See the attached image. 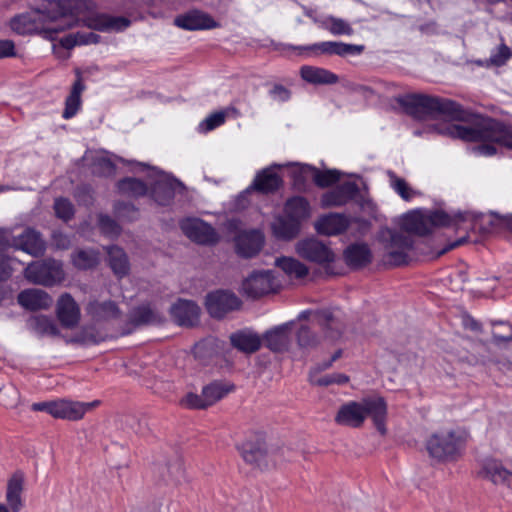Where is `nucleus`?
I'll use <instances>...</instances> for the list:
<instances>
[{"mask_svg":"<svg viewBox=\"0 0 512 512\" xmlns=\"http://www.w3.org/2000/svg\"><path fill=\"white\" fill-rule=\"evenodd\" d=\"M410 112L417 118H445L447 121L436 124L430 128L431 132L447 136L453 139L462 138L452 136L445 132L452 126L466 128L474 127L475 123L485 117L473 115L464 110L462 106L452 100L433 97L422 94H413L407 97L405 102Z\"/></svg>","mask_w":512,"mask_h":512,"instance_id":"obj_1","label":"nucleus"},{"mask_svg":"<svg viewBox=\"0 0 512 512\" xmlns=\"http://www.w3.org/2000/svg\"><path fill=\"white\" fill-rule=\"evenodd\" d=\"M445 132L467 142H488V144L479 145L474 149L478 155H494L496 148L490 143H496L512 150V127L495 119H480L471 128L452 126Z\"/></svg>","mask_w":512,"mask_h":512,"instance_id":"obj_2","label":"nucleus"},{"mask_svg":"<svg viewBox=\"0 0 512 512\" xmlns=\"http://www.w3.org/2000/svg\"><path fill=\"white\" fill-rule=\"evenodd\" d=\"M388 407L385 399L374 395L362 398L360 401H349L340 406L335 422L342 426L359 428L365 419L370 417L375 428L381 435L387 433L386 420Z\"/></svg>","mask_w":512,"mask_h":512,"instance_id":"obj_3","label":"nucleus"},{"mask_svg":"<svg viewBox=\"0 0 512 512\" xmlns=\"http://www.w3.org/2000/svg\"><path fill=\"white\" fill-rule=\"evenodd\" d=\"M94 7V2L90 0H42L36 9L43 25L63 27L65 30L72 26V20L68 17H77Z\"/></svg>","mask_w":512,"mask_h":512,"instance_id":"obj_4","label":"nucleus"},{"mask_svg":"<svg viewBox=\"0 0 512 512\" xmlns=\"http://www.w3.org/2000/svg\"><path fill=\"white\" fill-rule=\"evenodd\" d=\"M468 436L461 428L441 429L430 435L426 448L429 455L439 461L453 460L460 455Z\"/></svg>","mask_w":512,"mask_h":512,"instance_id":"obj_5","label":"nucleus"},{"mask_svg":"<svg viewBox=\"0 0 512 512\" xmlns=\"http://www.w3.org/2000/svg\"><path fill=\"white\" fill-rule=\"evenodd\" d=\"M451 216L442 210L414 211L408 213L402 220V229L411 234L424 236L434 227L448 226Z\"/></svg>","mask_w":512,"mask_h":512,"instance_id":"obj_6","label":"nucleus"},{"mask_svg":"<svg viewBox=\"0 0 512 512\" xmlns=\"http://www.w3.org/2000/svg\"><path fill=\"white\" fill-rule=\"evenodd\" d=\"M24 275L29 282L44 286H53L65 277L62 263L54 259L31 263L26 267Z\"/></svg>","mask_w":512,"mask_h":512,"instance_id":"obj_7","label":"nucleus"},{"mask_svg":"<svg viewBox=\"0 0 512 512\" xmlns=\"http://www.w3.org/2000/svg\"><path fill=\"white\" fill-rule=\"evenodd\" d=\"M11 29L20 34L40 33L47 39L53 40L55 36L64 31L63 27L43 25L41 15L37 9L15 16L10 22Z\"/></svg>","mask_w":512,"mask_h":512,"instance_id":"obj_8","label":"nucleus"},{"mask_svg":"<svg viewBox=\"0 0 512 512\" xmlns=\"http://www.w3.org/2000/svg\"><path fill=\"white\" fill-rule=\"evenodd\" d=\"M409 232H393L386 230L382 237L385 240V260L391 265H401L407 262L408 253L413 247Z\"/></svg>","mask_w":512,"mask_h":512,"instance_id":"obj_9","label":"nucleus"},{"mask_svg":"<svg viewBox=\"0 0 512 512\" xmlns=\"http://www.w3.org/2000/svg\"><path fill=\"white\" fill-rule=\"evenodd\" d=\"M233 390V385L214 381L203 387L201 394L188 393L182 404L190 409H205L214 405Z\"/></svg>","mask_w":512,"mask_h":512,"instance_id":"obj_10","label":"nucleus"},{"mask_svg":"<svg viewBox=\"0 0 512 512\" xmlns=\"http://www.w3.org/2000/svg\"><path fill=\"white\" fill-rule=\"evenodd\" d=\"M280 282L271 270L253 271L242 283V291L250 298H258L277 291Z\"/></svg>","mask_w":512,"mask_h":512,"instance_id":"obj_11","label":"nucleus"},{"mask_svg":"<svg viewBox=\"0 0 512 512\" xmlns=\"http://www.w3.org/2000/svg\"><path fill=\"white\" fill-rule=\"evenodd\" d=\"M295 250L303 259L319 265L330 264L335 260V254L331 248L315 237L298 241Z\"/></svg>","mask_w":512,"mask_h":512,"instance_id":"obj_12","label":"nucleus"},{"mask_svg":"<svg viewBox=\"0 0 512 512\" xmlns=\"http://www.w3.org/2000/svg\"><path fill=\"white\" fill-rule=\"evenodd\" d=\"M206 308L213 318H223L227 313L240 307L241 301L232 292L215 291L206 296Z\"/></svg>","mask_w":512,"mask_h":512,"instance_id":"obj_13","label":"nucleus"},{"mask_svg":"<svg viewBox=\"0 0 512 512\" xmlns=\"http://www.w3.org/2000/svg\"><path fill=\"white\" fill-rule=\"evenodd\" d=\"M181 230L192 241L199 244H214L219 240L215 229L198 218H188L181 222Z\"/></svg>","mask_w":512,"mask_h":512,"instance_id":"obj_14","label":"nucleus"},{"mask_svg":"<svg viewBox=\"0 0 512 512\" xmlns=\"http://www.w3.org/2000/svg\"><path fill=\"white\" fill-rule=\"evenodd\" d=\"M56 315L61 325L72 329L76 327L81 318L79 305L69 293L62 294L56 304Z\"/></svg>","mask_w":512,"mask_h":512,"instance_id":"obj_15","label":"nucleus"},{"mask_svg":"<svg viewBox=\"0 0 512 512\" xmlns=\"http://www.w3.org/2000/svg\"><path fill=\"white\" fill-rule=\"evenodd\" d=\"M243 460L259 469L268 467L267 448L262 438L245 440L239 447Z\"/></svg>","mask_w":512,"mask_h":512,"instance_id":"obj_16","label":"nucleus"},{"mask_svg":"<svg viewBox=\"0 0 512 512\" xmlns=\"http://www.w3.org/2000/svg\"><path fill=\"white\" fill-rule=\"evenodd\" d=\"M98 401L79 402L67 399L56 400L54 418L77 421L83 418L85 413L98 405Z\"/></svg>","mask_w":512,"mask_h":512,"instance_id":"obj_17","label":"nucleus"},{"mask_svg":"<svg viewBox=\"0 0 512 512\" xmlns=\"http://www.w3.org/2000/svg\"><path fill=\"white\" fill-rule=\"evenodd\" d=\"M155 473L167 485L179 486L185 481V470L179 457H174L165 463H158Z\"/></svg>","mask_w":512,"mask_h":512,"instance_id":"obj_18","label":"nucleus"},{"mask_svg":"<svg viewBox=\"0 0 512 512\" xmlns=\"http://www.w3.org/2000/svg\"><path fill=\"white\" fill-rule=\"evenodd\" d=\"M264 243V236L258 230L242 231L235 238L237 253L245 258L255 256Z\"/></svg>","mask_w":512,"mask_h":512,"instance_id":"obj_19","label":"nucleus"},{"mask_svg":"<svg viewBox=\"0 0 512 512\" xmlns=\"http://www.w3.org/2000/svg\"><path fill=\"white\" fill-rule=\"evenodd\" d=\"M86 312L91 320L95 323L110 322L118 319L121 316V311L116 303L110 300L90 301L86 307Z\"/></svg>","mask_w":512,"mask_h":512,"instance_id":"obj_20","label":"nucleus"},{"mask_svg":"<svg viewBox=\"0 0 512 512\" xmlns=\"http://www.w3.org/2000/svg\"><path fill=\"white\" fill-rule=\"evenodd\" d=\"M17 300L23 308L31 311L46 310L53 304L52 297L46 291L36 288L21 291Z\"/></svg>","mask_w":512,"mask_h":512,"instance_id":"obj_21","label":"nucleus"},{"mask_svg":"<svg viewBox=\"0 0 512 512\" xmlns=\"http://www.w3.org/2000/svg\"><path fill=\"white\" fill-rule=\"evenodd\" d=\"M85 23L91 29L120 32L128 28L131 21L123 16L115 17L107 14H96L88 17Z\"/></svg>","mask_w":512,"mask_h":512,"instance_id":"obj_22","label":"nucleus"},{"mask_svg":"<svg viewBox=\"0 0 512 512\" xmlns=\"http://www.w3.org/2000/svg\"><path fill=\"white\" fill-rule=\"evenodd\" d=\"M170 312L179 325L193 326L198 322L200 308L193 301L181 299L171 306Z\"/></svg>","mask_w":512,"mask_h":512,"instance_id":"obj_23","label":"nucleus"},{"mask_svg":"<svg viewBox=\"0 0 512 512\" xmlns=\"http://www.w3.org/2000/svg\"><path fill=\"white\" fill-rule=\"evenodd\" d=\"M24 487V474L15 472L7 483L6 501L7 506L0 504V512H8L9 509L18 511L22 508V491Z\"/></svg>","mask_w":512,"mask_h":512,"instance_id":"obj_24","label":"nucleus"},{"mask_svg":"<svg viewBox=\"0 0 512 512\" xmlns=\"http://www.w3.org/2000/svg\"><path fill=\"white\" fill-rule=\"evenodd\" d=\"M359 192L357 184L346 182L337 188L325 193L321 203L324 207L342 206L352 200Z\"/></svg>","mask_w":512,"mask_h":512,"instance_id":"obj_25","label":"nucleus"},{"mask_svg":"<svg viewBox=\"0 0 512 512\" xmlns=\"http://www.w3.org/2000/svg\"><path fill=\"white\" fill-rule=\"evenodd\" d=\"M182 183L167 175L161 176L154 185L152 196L159 205H167L174 198Z\"/></svg>","mask_w":512,"mask_h":512,"instance_id":"obj_26","label":"nucleus"},{"mask_svg":"<svg viewBox=\"0 0 512 512\" xmlns=\"http://www.w3.org/2000/svg\"><path fill=\"white\" fill-rule=\"evenodd\" d=\"M176 26L185 30L210 29L216 26V23L208 15L199 11H190L175 18Z\"/></svg>","mask_w":512,"mask_h":512,"instance_id":"obj_27","label":"nucleus"},{"mask_svg":"<svg viewBox=\"0 0 512 512\" xmlns=\"http://www.w3.org/2000/svg\"><path fill=\"white\" fill-rule=\"evenodd\" d=\"M348 225L349 221L344 215L333 213L320 217L314 227L319 234L330 236L342 233Z\"/></svg>","mask_w":512,"mask_h":512,"instance_id":"obj_28","label":"nucleus"},{"mask_svg":"<svg viewBox=\"0 0 512 512\" xmlns=\"http://www.w3.org/2000/svg\"><path fill=\"white\" fill-rule=\"evenodd\" d=\"M15 247L33 256L42 255L45 251V243L40 234L33 229H26L15 239Z\"/></svg>","mask_w":512,"mask_h":512,"instance_id":"obj_29","label":"nucleus"},{"mask_svg":"<svg viewBox=\"0 0 512 512\" xmlns=\"http://www.w3.org/2000/svg\"><path fill=\"white\" fill-rule=\"evenodd\" d=\"M233 347L247 354L258 351L261 347V338L258 334L250 330L238 331L230 336Z\"/></svg>","mask_w":512,"mask_h":512,"instance_id":"obj_30","label":"nucleus"},{"mask_svg":"<svg viewBox=\"0 0 512 512\" xmlns=\"http://www.w3.org/2000/svg\"><path fill=\"white\" fill-rule=\"evenodd\" d=\"M290 327V324L286 323L266 332L265 345L275 352L287 350L290 343Z\"/></svg>","mask_w":512,"mask_h":512,"instance_id":"obj_31","label":"nucleus"},{"mask_svg":"<svg viewBox=\"0 0 512 512\" xmlns=\"http://www.w3.org/2000/svg\"><path fill=\"white\" fill-rule=\"evenodd\" d=\"M27 328L40 337H55L60 330L55 321L46 315H34L27 320Z\"/></svg>","mask_w":512,"mask_h":512,"instance_id":"obj_32","label":"nucleus"},{"mask_svg":"<svg viewBox=\"0 0 512 512\" xmlns=\"http://www.w3.org/2000/svg\"><path fill=\"white\" fill-rule=\"evenodd\" d=\"M276 167H278V165H273L259 172L255 177L253 187L263 193H270L277 190L281 186L282 180L275 172Z\"/></svg>","mask_w":512,"mask_h":512,"instance_id":"obj_33","label":"nucleus"},{"mask_svg":"<svg viewBox=\"0 0 512 512\" xmlns=\"http://www.w3.org/2000/svg\"><path fill=\"white\" fill-rule=\"evenodd\" d=\"M308 50L320 51L325 54H336L339 56H345L348 54H359L363 51V46L345 44L342 42L326 41L316 43L306 47Z\"/></svg>","mask_w":512,"mask_h":512,"instance_id":"obj_34","label":"nucleus"},{"mask_svg":"<svg viewBox=\"0 0 512 512\" xmlns=\"http://www.w3.org/2000/svg\"><path fill=\"white\" fill-rule=\"evenodd\" d=\"M301 77L312 84H335L338 82V76L327 69L303 66L300 70Z\"/></svg>","mask_w":512,"mask_h":512,"instance_id":"obj_35","label":"nucleus"},{"mask_svg":"<svg viewBox=\"0 0 512 512\" xmlns=\"http://www.w3.org/2000/svg\"><path fill=\"white\" fill-rule=\"evenodd\" d=\"M85 85L80 76L74 82L71 92L65 101V109L63 111V118L70 119L74 117L81 107V93L84 91Z\"/></svg>","mask_w":512,"mask_h":512,"instance_id":"obj_36","label":"nucleus"},{"mask_svg":"<svg viewBox=\"0 0 512 512\" xmlns=\"http://www.w3.org/2000/svg\"><path fill=\"white\" fill-rule=\"evenodd\" d=\"M315 320L321 326L329 338L336 339L341 334V324L334 312L321 310L315 314Z\"/></svg>","mask_w":512,"mask_h":512,"instance_id":"obj_37","label":"nucleus"},{"mask_svg":"<svg viewBox=\"0 0 512 512\" xmlns=\"http://www.w3.org/2000/svg\"><path fill=\"white\" fill-rule=\"evenodd\" d=\"M109 266L118 277H124L130 270L126 253L119 247L107 248Z\"/></svg>","mask_w":512,"mask_h":512,"instance_id":"obj_38","label":"nucleus"},{"mask_svg":"<svg viewBox=\"0 0 512 512\" xmlns=\"http://www.w3.org/2000/svg\"><path fill=\"white\" fill-rule=\"evenodd\" d=\"M299 230L300 224L287 216H279L272 223V231L279 239L290 240L299 233Z\"/></svg>","mask_w":512,"mask_h":512,"instance_id":"obj_39","label":"nucleus"},{"mask_svg":"<svg viewBox=\"0 0 512 512\" xmlns=\"http://www.w3.org/2000/svg\"><path fill=\"white\" fill-rule=\"evenodd\" d=\"M129 319L131 323L139 326L160 323L162 316L150 305H141L130 312Z\"/></svg>","mask_w":512,"mask_h":512,"instance_id":"obj_40","label":"nucleus"},{"mask_svg":"<svg viewBox=\"0 0 512 512\" xmlns=\"http://www.w3.org/2000/svg\"><path fill=\"white\" fill-rule=\"evenodd\" d=\"M387 176L390 187L404 201H411L413 198L421 195V193L414 189L404 178L399 177L393 171H387Z\"/></svg>","mask_w":512,"mask_h":512,"instance_id":"obj_41","label":"nucleus"},{"mask_svg":"<svg viewBox=\"0 0 512 512\" xmlns=\"http://www.w3.org/2000/svg\"><path fill=\"white\" fill-rule=\"evenodd\" d=\"M285 214L293 221L300 222L310 215V207L306 199L303 197H293L286 202Z\"/></svg>","mask_w":512,"mask_h":512,"instance_id":"obj_42","label":"nucleus"},{"mask_svg":"<svg viewBox=\"0 0 512 512\" xmlns=\"http://www.w3.org/2000/svg\"><path fill=\"white\" fill-rule=\"evenodd\" d=\"M345 258L348 265L362 267L370 263L371 251L365 244L351 245L345 251Z\"/></svg>","mask_w":512,"mask_h":512,"instance_id":"obj_43","label":"nucleus"},{"mask_svg":"<svg viewBox=\"0 0 512 512\" xmlns=\"http://www.w3.org/2000/svg\"><path fill=\"white\" fill-rule=\"evenodd\" d=\"M275 264L290 278L302 279L309 273V269L305 264L292 257L278 258Z\"/></svg>","mask_w":512,"mask_h":512,"instance_id":"obj_44","label":"nucleus"},{"mask_svg":"<svg viewBox=\"0 0 512 512\" xmlns=\"http://www.w3.org/2000/svg\"><path fill=\"white\" fill-rule=\"evenodd\" d=\"M485 477L494 484H503L512 488V473L497 462H490L484 468Z\"/></svg>","mask_w":512,"mask_h":512,"instance_id":"obj_45","label":"nucleus"},{"mask_svg":"<svg viewBox=\"0 0 512 512\" xmlns=\"http://www.w3.org/2000/svg\"><path fill=\"white\" fill-rule=\"evenodd\" d=\"M100 36L94 32H75L60 39V44L65 49H72L77 45L98 43Z\"/></svg>","mask_w":512,"mask_h":512,"instance_id":"obj_46","label":"nucleus"},{"mask_svg":"<svg viewBox=\"0 0 512 512\" xmlns=\"http://www.w3.org/2000/svg\"><path fill=\"white\" fill-rule=\"evenodd\" d=\"M72 262L78 269H90L99 262V253L93 249H80L72 254Z\"/></svg>","mask_w":512,"mask_h":512,"instance_id":"obj_47","label":"nucleus"},{"mask_svg":"<svg viewBox=\"0 0 512 512\" xmlns=\"http://www.w3.org/2000/svg\"><path fill=\"white\" fill-rule=\"evenodd\" d=\"M230 113L237 114V110L233 107H229L224 111H218L210 114L208 117H206L203 121L199 123L198 131L201 133H207L221 126L225 122L226 117Z\"/></svg>","mask_w":512,"mask_h":512,"instance_id":"obj_48","label":"nucleus"},{"mask_svg":"<svg viewBox=\"0 0 512 512\" xmlns=\"http://www.w3.org/2000/svg\"><path fill=\"white\" fill-rule=\"evenodd\" d=\"M118 190L121 194L129 197L143 196L147 192V186L135 178H125L118 182Z\"/></svg>","mask_w":512,"mask_h":512,"instance_id":"obj_49","label":"nucleus"},{"mask_svg":"<svg viewBox=\"0 0 512 512\" xmlns=\"http://www.w3.org/2000/svg\"><path fill=\"white\" fill-rule=\"evenodd\" d=\"M341 356V350H338L335 352L332 357L321 364H319L315 369L310 373V382L314 385L318 386H328L331 384H334L333 376L332 375H325L322 377H317L316 373L328 369L334 361H336Z\"/></svg>","mask_w":512,"mask_h":512,"instance_id":"obj_50","label":"nucleus"},{"mask_svg":"<svg viewBox=\"0 0 512 512\" xmlns=\"http://www.w3.org/2000/svg\"><path fill=\"white\" fill-rule=\"evenodd\" d=\"M312 172L313 181L320 187H327L339 180L337 170L320 171L313 167H304L302 173Z\"/></svg>","mask_w":512,"mask_h":512,"instance_id":"obj_51","label":"nucleus"},{"mask_svg":"<svg viewBox=\"0 0 512 512\" xmlns=\"http://www.w3.org/2000/svg\"><path fill=\"white\" fill-rule=\"evenodd\" d=\"M324 28L334 35H351L353 29L345 20L329 16L322 22Z\"/></svg>","mask_w":512,"mask_h":512,"instance_id":"obj_52","label":"nucleus"},{"mask_svg":"<svg viewBox=\"0 0 512 512\" xmlns=\"http://www.w3.org/2000/svg\"><path fill=\"white\" fill-rule=\"evenodd\" d=\"M104 340L105 337L97 332L93 327L83 328L73 339L74 342L84 345L97 344Z\"/></svg>","mask_w":512,"mask_h":512,"instance_id":"obj_53","label":"nucleus"},{"mask_svg":"<svg viewBox=\"0 0 512 512\" xmlns=\"http://www.w3.org/2000/svg\"><path fill=\"white\" fill-rule=\"evenodd\" d=\"M297 341L303 348L315 347L319 340L313 331L307 325H301L297 332Z\"/></svg>","mask_w":512,"mask_h":512,"instance_id":"obj_54","label":"nucleus"},{"mask_svg":"<svg viewBox=\"0 0 512 512\" xmlns=\"http://www.w3.org/2000/svg\"><path fill=\"white\" fill-rule=\"evenodd\" d=\"M55 214L58 218L68 221L74 215V206L66 198H57L54 202Z\"/></svg>","mask_w":512,"mask_h":512,"instance_id":"obj_55","label":"nucleus"},{"mask_svg":"<svg viewBox=\"0 0 512 512\" xmlns=\"http://www.w3.org/2000/svg\"><path fill=\"white\" fill-rule=\"evenodd\" d=\"M100 230L103 234L114 237L120 234V226L109 216L100 215L98 219Z\"/></svg>","mask_w":512,"mask_h":512,"instance_id":"obj_56","label":"nucleus"},{"mask_svg":"<svg viewBox=\"0 0 512 512\" xmlns=\"http://www.w3.org/2000/svg\"><path fill=\"white\" fill-rule=\"evenodd\" d=\"M115 166L112 161L107 157H99L94 163V172L109 176L114 173Z\"/></svg>","mask_w":512,"mask_h":512,"instance_id":"obj_57","label":"nucleus"},{"mask_svg":"<svg viewBox=\"0 0 512 512\" xmlns=\"http://www.w3.org/2000/svg\"><path fill=\"white\" fill-rule=\"evenodd\" d=\"M304 167H310L309 165H295L291 171L294 179V184L299 188L303 186L308 179H312V172L302 173Z\"/></svg>","mask_w":512,"mask_h":512,"instance_id":"obj_58","label":"nucleus"},{"mask_svg":"<svg viewBox=\"0 0 512 512\" xmlns=\"http://www.w3.org/2000/svg\"><path fill=\"white\" fill-rule=\"evenodd\" d=\"M72 244L70 237L60 231H54L52 234V245L56 249L66 250Z\"/></svg>","mask_w":512,"mask_h":512,"instance_id":"obj_59","label":"nucleus"},{"mask_svg":"<svg viewBox=\"0 0 512 512\" xmlns=\"http://www.w3.org/2000/svg\"><path fill=\"white\" fill-rule=\"evenodd\" d=\"M115 212L118 217L128 218L129 220L134 219L137 214L135 207L127 203H117L115 205Z\"/></svg>","mask_w":512,"mask_h":512,"instance_id":"obj_60","label":"nucleus"},{"mask_svg":"<svg viewBox=\"0 0 512 512\" xmlns=\"http://www.w3.org/2000/svg\"><path fill=\"white\" fill-rule=\"evenodd\" d=\"M511 57L510 49L506 45H501L497 53L490 58L491 63L496 66L503 65Z\"/></svg>","mask_w":512,"mask_h":512,"instance_id":"obj_61","label":"nucleus"},{"mask_svg":"<svg viewBox=\"0 0 512 512\" xmlns=\"http://www.w3.org/2000/svg\"><path fill=\"white\" fill-rule=\"evenodd\" d=\"M16 55L15 44L12 40H0V59L14 57Z\"/></svg>","mask_w":512,"mask_h":512,"instance_id":"obj_62","label":"nucleus"},{"mask_svg":"<svg viewBox=\"0 0 512 512\" xmlns=\"http://www.w3.org/2000/svg\"><path fill=\"white\" fill-rule=\"evenodd\" d=\"M271 97L279 102H285L290 98V92L282 85H275L270 91Z\"/></svg>","mask_w":512,"mask_h":512,"instance_id":"obj_63","label":"nucleus"},{"mask_svg":"<svg viewBox=\"0 0 512 512\" xmlns=\"http://www.w3.org/2000/svg\"><path fill=\"white\" fill-rule=\"evenodd\" d=\"M498 324L505 327L507 332L503 334V331H500V333L493 331L492 335L494 342L500 344L503 342L512 341V328L504 322H499Z\"/></svg>","mask_w":512,"mask_h":512,"instance_id":"obj_64","label":"nucleus"}]
</instances>
